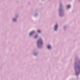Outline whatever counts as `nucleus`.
<instances>
[{
	"instance_id": "nucleus-8",
	"label": "nucleus",
	"mask_w": 80,
	"mask_h": 80,
	"mask_svg": "<svg viewBox=\"0 0 80 80\" xmlns=\"http://www.w3.org/2000/svg\"><path fill=\"white\" fill-rule=\"evenodd\" d=\"M37 37H38V36L37 35L35 36V38H37Z\"/></svg>"
},
{
	"instance_id": "nucleus-4",
	"label": "nucleus",
	"mask_w": 80,
	"mask_h": 80,
	"mask_svg": "<svg viewBox=\"0 0 80 80\" xmlns=\"http://www.w3.org/2000/svg\"><path fill=\"white\" fill-rule=\"evenodd\" d=\"M48 49H50L51 48V46L50 45L48 46Z\"/></svg>"
},
{
	"instance_id": "nucleus-1",
	"label": "nucleus",
	"mask_w": 80,
	"mask_h": 80,
	"mask_svg": "<svg viewBox=\"0 0 80 80\" xmlns=\"http://www.w3.org/2000/svg\"><path fill=\"white\" fill-rule=\"evenodd\" d=\"M40 43V45H42V41L41 39H39L38 42V44Z\"/></svg>"
},
{
	"instance_id": "nucleus-2",
	"label": "nucleus",
	"mask_w": 80,
	"mask_h": 80,
	"mask_svg": "<svg viewBox=\"0 0 80 80\" xmlns=\"http://www.w3.org/2000/svg\"><path fill=\"white\" fill-rule=\"evenodd\" d=\"M57 28H58V25H56L55 26V30L56 31L57 30Z\"/></svg>"
},
{
	"instance_id": "nucleus-7",
	"label": "nucleus",
	"mask_w": 80,
	"mask_h": 80,
	"mask_svg": "<svg viewBox=\"0 0 80 80\" xmlns=\"http://www.w3.org/2000/svg\"><path fill=\"white\" fill-rule=\"evenodd\" d=\"M13 20L14 21H16V19H15V18H14V19H13Z\"/></svg>"
},
{
	"instance_id": "nucleus-3",
	"label": "nucleus",
	"mask_w": 80,
	"mask_h": 80,
	"mask_svg": "<svg viewBox=\"0 0 80 80\" xmlns=\"http://www.w3.org/2000/svg\"><path fill=\"white\" fill-rule=\"evenodd\" d=\"M35 33V31H33L31 33H30V35L31 36V35H33V33Z\"/></svg>"
},
{
	"instance_id": "nucleus-5",
	"label": "nucleus",
	"mask_w": 80,
	"mask_h": 80,
	"mask_svg": "<svg viewBox=\"0 0 80 80\" xmlns=\"http://www.w3.org/2000/svg\"><path fill=\"white\" fill-rule=\"evenodd\" d=\"M70 7V5H69L67 6V8H69Z\"/></svg>"
},
{
	"instance_id": "nucleus-6",
	"label": "nucleus",
	"mask_w": 80,
	"mask_h": 80,
	"mask_svg": "<svg viewBox=\"0 0 80 80\" xmlns=\"http://www.w3.org/2000/svg\"><path fill=\"white\" fill-rule=\"evenodd\" d=\"M38 33H40V32H41V30H38Z\"/></svg>"
}]
</instances>
